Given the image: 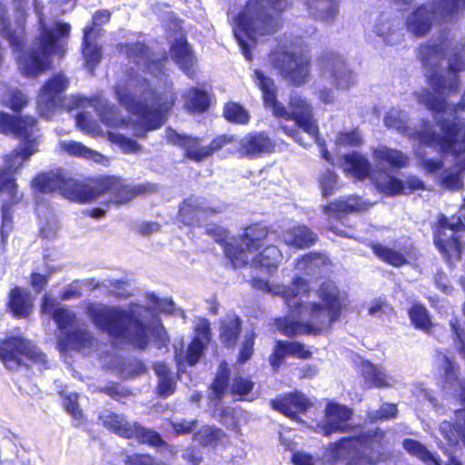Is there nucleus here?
I'll return each instance as SVG.
<instances>
[{"label":"nucleus","instance_id":"1","mask_svg":"<svg viewBox=\"0 0 465 465\" xmlns=\"http://www.w3.org/2000/svg\"><path fill=\"white\" fill-rule=\"evenodd\" d=\"M452 42L450 31L444 29L439 33V43L421 44L418 48L417 57L421 64L426 68L433 69L427 76V83L432 90L424 89L420 94L419 101L432 113L435 119L448 112L450 104L444 93L446 90L448 94L459 92L460 79L457 74L465 71V36L454 46L449 60L448 71L455 75L450 84L447 85L445 77L436 71L440 62L446 57Z\"/></svg>","mask_w":465,"mask_h":465},{"label":"nucleus","instance_id":"2","mask_svg":"<svg viewBox=\"0 0 465 465\" xmlns=\"http://www.w3.org/2000/svg\"><path fill=\"white\" fill-rule=\"evenodd\" d=\"M316 294L321 302H312L310 322L282 319L278 323L282 334L290 338L302 334L317 336L341 319L348 303L346 293L332 280L326 279L320 283Z\"/></svg>","mask_w":465,"mask_h":465},{"label":"nucleus","instance_id":"3","mask_svg":"<svg viewBox=\"0 0 465 465\" xmlns=\"http://www.w3.org/2000/svg\"><path fill=\"white\" fill-rule=\"evenodd\" d=\"M274 233L273 228L263 221L244 225L241 232L234 236L232 269L250 266L267 272H275L284 257L278 245L267 242Z\"/></svg>","mask_w":465,"mask_h":465},{"label":"nucleus","instance_id":"4","mask_svg":"<svg viewBox=\"0 0 465 465\" xmlns=\"http://www.w3.org/2000/svg\"><path fill=\"white\" fill-rule=\"evenodd\" d=\"M158 191L157 184L145 182L133 184L117 174H97L80 181L78 203H93L106 198V205H125L138 197H145Z\"/></svg>","mask_w":465,"mask_h":465},{"label":"nucleus","instance_id":"5","mask_svg":"<svg viewBox=\"0 0 465 465\" xmlns=\"http://www.w3.org/2000/svg\"><path fill=\"white\" fill-rule=\"evenodd\" d=\"M86 312L94 325L110 337H128L131 343L141 350L148 346L147 326L132 312L101 303H90Z\"/></svg>","mask_w":465,"mask_h":465},{"label":"nucleus","instance_id":"6","mask_svg":"<svg viewBox=\"0 0 465 465\" xmlns=\"http://www.w3.org/2000/svg\"><path fill=\"white\" fill-rule=\"evenodd\" d=\"M288 0H248L236 15L237 26L250 40L271 36L282 26V15Z\"/></svg>","mask_w":465,"mask_h":465},{"label":"nucleus","instance_id":"7","mask_svg":"<svg viewBox=\"0 0 465 465\" xmlns=\"http://www.w3.org/2000/svg\"><path fill=\"white\" fill-rule=\"evenodd\" d=\"M37 121L31 115H12L0 111V134L13 135L25 142L23 147L12 150L5 158V166L13 173H18L24 163L37 151L36 140L33 134Z\"/></svg>","mask_w":465,"mask_h":465},{"label":"nucleus","instance_id":"8","mask_svg":"<svg viewBox=\"0 0 465 465\" xmlns=\"http://www.w3.org/2000/svg\"><path fill=\"white\" fill-rule=\"evenodd\" d=\"M138 84L143 88V100L137 103L136 109L143 122V132L135 134V136L145 138L146 132L159 129L164 124L166 114L174 104V98L167 93L158 92L147 78L141 77Z\"/></svg>","mask_w":465,"mask_h":465},{"label":"nucleus","instance_id":"9","mask_svg":"<svg viewBox=\"0 0 465 465\" xmlns=\"http://www.w3.org/2000/svg\"><path fill=\"white\" fill-rule=\"evenodd\" d=\"M268 57L271 65L289 85L301 87L309 83L312 59L308 52L290 51L278 46L270 52Z\"/></svg>","mask_w":465,"mask_h":465},{"label":"nucleus","instance_id":"10","mask_svg":"<svg viewBox=\"0 0 465 465\" xmlns=\"http://www.w3.org/2000/svg\"><path fill=\"white\" fill-rule=\"evenodd\" d=\"M441 134H438L432 129L431 124L428 119H423L420 123V129L415 130L412 137L425 145L440 146L444 152H453L460 142L465 146V123L457 116L451 120L449 118L437 119Z\"/></svg>","mask_w":465,"mask_h":465},{"label":"nucleus","instance_id":"11","mask_svg":"<svg viewBox=\"0 0 465 465\" xmlns=\"http://www.w3.org/2000/svg\"><path fill=\"white\" fill-rule=\"evenodd\" d=\"M166 141L172 145L184 149V156L196 163H201L225 149L228 145L236 143L237 138L233 134H220L212 139L206 146L201 147V138L185 134H179L172 127L166 129Z\"/></svg>","mask_w":465,"mask_h":465},{"label":"nucleus","instance_id":"12","mask_svg":"<svg viewBox=\"0 0 465 465\" xmlns=\"http://www.w3.org/2000/svg\"><path fill=\"white\" fill-rule=\"evenodd\" d=\"M24 359L42 362L45 355L23 336L10 335L0 340V361L7 369L18 368L23 364Z\"/></svg>","mask_w":465,"mask_h":465},{"label":"nucleus","instance_id":"13","mask_svg":"<svg viewBox=\"0 0 465 465\" xmlns=\"http://www.w3.org/2000/svg\"><path fill=\"white\" fill-rule=\"evenodd\" d=\"M460 231H465V224L460 220L452 223L443 214L439 217L433 229L434 244L449 263L457 262L461 258L462 246L460 238L456 234Z\"/></svg>","mask_w":465,"mask_h":465},{"label":"nucleus","instance_id":"14","mask_svg":"<svg viewBox=\"0 0 465 465\" xmlns=\"http://www.w3.org/2000/svg\"><path fill=\"white\" fill-rule=\"evenodd\" d=\"M32 188L41 193L58 192L65 199L78 203L80 181L62 173H39L31 183Z\"/></svg>","mask_w":465,"mask_h":465},{"label":"nucleus","instance_id":"15","mask_svg":"<svg viewBox=\"0 0 465 465\" xmlns=\"http://www.w3.org/2000/svg\"><path fill=\"white\" fill-rule=\"evenodd\" d=\"M69 80L63 73L50 76L41 86L37 95V106L42 114L48 116L56 109L64 107V92Z\"/></svg>","mask_w":465,"mask_h":465},{"label":"nucleus","instance_id":"16","mask_svg":"<svg viewBox=\"0 0 465 465\" xmlns=\"http://www.w3.org/2000/svg\"><path fill=\"white\" fill-rule=\"evenodd\" d=\"M71 26L67 23L56 22L53 27L43 25L35 45L50 58L54 54L64 56L66 53L65 40L70 35Z\"/></svg>","mask_w":465,"mask_h":465},{"label":"nucleus","instance_id":"17","mask_svg":"<svg viewBox=\"0 0 465 465\" xmlns=\"http://www.w3.org/2000/svg\"><path fill=\"white\" fill-rule=\"evenodd\" d=\"M316 65L320 76L329 79L336 88L341 85L342 80H347L351 75L342 55L333 50H323L316 58Z\"/></svg>","mask_w":465,"mask_h":465},{"label":"nucleus","instance_id":"18","mask_svg":"<svg viewBox=\"0 0 465 465\" xmlns=\"http://www.w3.org/2000/svg\"><path fill=\"white\" fill-rule=\"evenodd\" d=\"M17 58L21 74L26 78L35 79L52 67L51 58L36 45L23 50Z\"/></svg>","mask_w":465,"mask_h":465},{"label":"nucleus","instance_id":"19","mask_svg":"<svg viewBox=\"0 0 465 465\" xmlns=\"http://www.w3.org/2000/svg\"><path fill=\"white\" fill-rule=\"evenodd\" d=\"M222 213L217 206H206L198 198L190 195L184 198L179 204L175 221L185 227H195L200 224V214L213 216Z\"/></svg>","mask_w":465,"mask_h":465},{"label":"nucleus","instance_id":"20","mask_svg":"<svg viewBox=\"0 0 465 465\" xmlns=\"http://www.w3.org/2000/svg\"><path fill=\"white\" fill-rule=\"evenodd\" d=\"M385 431L381 428L361 431L356 435L341 437L329 446V450L332 455L339 454L340 450H349L353 449L355 445L361 447L373 449L374 447H382L385 440Z\"/></svg>","mask_w":465,"mask_h":465},{"label":"nucleus","instance_id":"21","mask_svg":"<svg viewBox=\"0 0 465 465\" xmlns=\"http://www.w3.org/2000/svg\"><path fill=\"white\" fill-rule=\"evenodd\" d=\"M275 151L274 141L265 132L246 134L238 143L237 152L241 158L257 159Z\"/></svg>","mask_w":465,"mask_h":465},{"label":"nucleus","instance_id":"22","mask_svg":"<svg viewBox=\"0 0 465 465\" xmlns=\"http://www.w3.org/2000/svg\"><path fill=\"white\" fill-rule=\"evenodd\" d=\"M290 120L312 137H317L319 127L313 116L312 105L305 97L292 95L289 100Z\"/></svg>","mask_w":465,"mask_h":465},{"label":"nucleus","instance_id":"23","mask_svg":"<svg viewBox=\"0 0 465 465\" xmlns=\"http://www.w3.org/2000/svg\"><path fill=\"white\" fill-rule=\"evenodd\" d=\"M457 389L454 392L455 399L464 406L454 411V420H444L440 423L442 435L449 440H460L465 448V379L458 381L455 384Z\"/></svg>","mask_w":465,"mask_h":465},{"label":"nucleus","instance_id":"24","mask_svg":"<svg viewBox=\"0 0 465 465\" xmlns=\"http://www.w3.org/2000/svg\"><path fill=\"white\" fill-rule=\"evenodd\" d=\"M437 19L435 7L429 3L416 6L405 20L406 30L413 36H426L433 28Z\"/></svg>","mask_w":465,"mask_h":465},{"label":"nucleus","instance_id":"25","mask_svg":"<svg viewBox=\"0 0 465 465\" xmlns=\"http://www.w3.org/2000/svg\"><path fill=\"white\" fill-rule=\"evenodd\" d=\"M370 248L380 261L395 268L408 264L410 260L415 257L416 251L414 244L410 241L400 244L397 249L380 242H371Z\"/></svg>","mask_w":465,"mask_h":465},{"label":"nucleus","instance_id":"26","mask_svg":"<svg viewBox=\"0 0 465 465\" xmlns=\"http://www.w3.org/2000/svg\"><path fill=\"white\" fill-rule=\"evenodd\" d=\"M385 173L387 175L386 180H380L379 177H375L373 178V184L380 193L387 196L411 194L415 191L425 189L424 183L415 175H409L404 182L394 175Z\"/></svg>","mask_w":465,"mask_h":465},{"label":"nucleus","instance_id":"27","mask_svg":"<svg viewBox=\"0 0 465 465\" xmlns=\"http://www.w3.org/2000/svg\"><path fill=\"white\" fill-rule=\"evenodd\" d=\"M270 406L285 417L297 420L298 415L306 413L312 403L303 393L292 391L271 400Z\"/></svg>","mask_w":465,"mask_h":465},{"label":"nucleus","instance_id":"28","mask_svg":"<svg viewBox=\"0 0 465 465\" xmlns=\"http://www.w3.org/2000/svg\"><path fill=\"white\" fill-rule=\"evenodd\" d=\"M15 174L8 169H0V193H5L8 197L1 205L3 225L12 223V209L23 198V194L18 192Z\"/></svg>","mask_w":465,"mask_h":465},{"label":"nucleus","instance_id":"29","mask_svg":"<svg viewBox=\"0 0 465 465\" xmlns=\"http://www.w3.org/2000/svg\"><path fill=\"white\" fill-rule=\"evenodd\" d=\"M254 81L262 93L263 104L270 107L275 117L290 120V111L277 99V87L274 81L262 71L256 69L253 72Z\"/></svg>","mask_w":465,"mask_h":465},{"label":"nucleus","instance_id":"30","mask_svg":"<svg viewBox=\"0 0 465 465\" xmlns=\"http://www.w3.org/2000/svg\"><path fill=\"white\" fill-rule=\"evenodd\" d=\"M372 157L377 165L391 170H401L410 164V158L402 151L380 145L372 151Z\"/></svg>","mask_w":465,"mask_h":465},{"label":"nucleus","instance_id":"31","mask_svg":"<svg viewBox=\"0 0 465 465\" xmlns=\"http://www.w3.org/2000/svg\"><path fill=\"white\" fill-rule=\"evenodd\" d=\"M33 308L30 294L23 288L15 286L8 294L7 310L15 319H25Z\"/></svg>","mask_w":465,"mask_h":465},{"label":"nucleus","instance_id":"32","mask_svg":"<svg viewBox=\"0 0 465 465\" xmlns=\"http://www.w3.org/2000/svg\"><path fill=\"white\" fill-rule=\"evenodd\" d=\"M242 331V319L232 314L220 321L219 339L226 349H234Z\"/></svg>","mask_w":465,"mask_h":465},{"label":"nucleus","instance_id":"33","mask_svg":"<svg viewBox=\"0 0 465 465\" xmlns=\"http://www.w3.org/2000/svg\"><path fill=\"white\" fill-rule=\"evenodd\" d=\"M0 25L2 36L9 42L15 50L25 46V27L23 25L17 28L13 27L7 7L2 2H0Z\"/></svg>","mask_w":465,"mask_h":465},{"label":"nucleus","instance_id":"34","mask_svg":"<svg viewBox=\"0 0 465 465\" xmlns=\"http://www.w3.org/2000/svg\"><path fill=\"white\" fill-rule=\"evenodd\" d=\"M310 286L306 279L302 276H295L288 286H284L281 295L285 300L289 308L292 311L299 312L303 302L300 296L302 294H309Z\"/></svg>","mask_w":465,"mask_h":465},{"label":"nucleus","instance_id":"35","mask_svg":"<svg viewBox=\"0 0 465 465\" xmlns=\"http://www.w3.org/2000/svg\"><path fill=\"white\" fill-rule=\"evenodd\" d=\"M286 235V244L299 250L311 248L318 241L317 234L304 224H297L287 229Z\"/></svg>","mask_w":465,"mask_h":465},{"label":"nucleus","instance_id":"36","mask_svg":"<svg viewBox=\"0 0 465 465\" xmlns=\"http://www.w3.org/2000/svg\"><path fill=\"white\" fill-rule=\"evenodd\" d=\"M94 338L91 331L83 328H76L67 331L59 341L62 350L81 351L91 348Z\"/></svg>","mask_w":465,"mask_h":465},{"label":"nucleus","instance_id":"37","mask_svg":"<svg viewBox=\"0 0 465 465\" xmlns=\"http://www.w3.org/2000/svg\"><path fill=\"white\" fill-rule=\"evenodd\" d=\"M94 32V26H86L84 28V35L82 41L81 51L86 67L94 70L101 62L103 56L102 45L92 41V34Z\"/></svg>","mask_w":465,"mask_h":465},{"label":"nucleus","instance_id":"38","mask_svg":"<svg viewBox=\"0 0 465 465\" xmlns=\"http://www.w3.org/2000/svg\"><path fill=\"white\" fill-rule=\"evenodd\" d=\"M310 15L316 20L333 21L338 15L337 0H302Z\"/></svg>","mask_w":465,"mask_h":465},{"label":"nucleus","instance_id":"39","mask_svg":"<svg viewBox=\"0 0 465 465\" xmlns=\"http://www.w3.org/2000/svg\"><path fill=\"white\" fill-rule=\"evenodd\" d=\"M342 158L345 164L344 171L355 178L363 180L370 175L371 164L363 155L352 152L345 153Z\"/></svg>","mask_w":465,"mask_h":465},{"label":"nucleus","instance_id":"40","mask_svg":"<svg viewBox=\"0 0 465 465\" xmlns=\"http://www.w3.org/2000/svg\"><path fill=\"white\" fill-rule=\"evenodd\" d=\"M132 439H135L140 444L153 448L170 447L159 432L153 429L143 427L137 421H134V425H133Z\"/></svg>","mask_w":465,"mask_h":465},{"label":"nucleus","instance_id":"41","mask_svg":"<svg viewBox=\"0 0 465 465\" xmlns=\"http://www.w3.org/2000/svg\"><path fill=\"white\" fill-rule=\"evenodd\" d=\"M361 374L368 388H385L390 383L381 367L368 361L361 363Z\"/></svg>","mask_w":465,"mask_h":465},{"label":"nucleus","instance_id":"42","mask_svg":"<svg viewBox=\"0 0 465 465\" xmlns=\"http://www.w3.org/2000/svg\"><path fill=\"white\" fill-rule=\"evenodd\" d=\"M206 347V344L199 337H193L186 348L185 353L175 354L177 365L195 366L203 356Z\"/></svg>","mask_w":465,"mask_h":465},{"label":"nucleus","instance_id":"43","mask_svg":"<svg viewBox=\"0 0 465 465\" xmlns=\"http://www.w3.org/2000/svg\"><path fill=\"white\" fill-rule=\"evenodd\" d=\"M205 233L212 236L213 240L223 248V256L233 267L234 256V236L228 240V230L221 226H213L205 230Z\"/></svg>","mask_w":465,"mask_h":465},{"label":"nucleus","instance_id":"44","mask_svg":"<svg viewBox=\"0 0 465 465\" xmlns=\"http://www.w3.org/2000/svg\"><path fill=\"white\" fill-rule=\"evenodd\" d=\"M103 425L114 434L127 440L132 439L134 422H129L122 415L109 412L102 417Z\"/></svg>","mask_w":465,"mask_h":465},{"label":"nucleus","instance_id":"45","mask_svg":"<svg viewBox=\"0 0 465 465\" xmlns=\"http://www.w3.org/2000/svg\"><path fill=\"white\" fill-rule=\"evenodd\" d=\"M411 323L416 330L430 333L433 328L430 312L426 306L420 302H413L408 309Z\"/></svg>","mask_w":465,"mask_h":465},{"label":"nucleus","instance_id":"46","mask_svg":"<svg viewBox=\"0 0 465 465\" xmlns=\"http://www.w3.org/2000/svg\"><path fill=\"white\" fill-rule=\"evenodd\" d=\"M153 371L159 378L157 393L164 398L172 395L175 391V381L170 367L165 362L159 361L153 364Z\"/></svg>","mask_w":465,"mask_h":465},{"label":"nucleus","instance_id":"47","mask_svg":"<svg viewBox=\"0 0 465 465\" xmlns=\"http://www.w3.org/2000/svg\"><path fill=\"white\" fill-rule=\"evenodd\" d=\"M230 376L231 371L227 362L225 361H221L215 376L209 385V390L212 391L214 400L220 401L223 399L229 386Z\"/></svg>","mask_w":465,"mask_h":465},{"label":"nucleus","instance_id":"48","mask_svg":"<svg viewBox=\"0 0 465 465\" xmlns=\"http://www.w3.org/2000/svg\"><path fill=\"white\" fill-rule=\"evenodd\" d=\"M117 49L119 52L124 53L128 60L136 64H139L141 62H149L151 49L144 43L139 41L123 43L118 45Z\"/></svg>","mask_w":465,"mask_h":465},{"label":"nucleus","instance_id":"49","mask_svg":"<svg viewBox=\"0 0 465 465\" xmlns=\"http://www.w3.org/2000/svg\"><path fill=\"white\" fill-rule=\"evenodd\" d=\"M170 50L173 59L182 69H190L192 66L193 53L184 36L175 39Z\"/></svg>","mask_w":465,"mask_h":465},{"label":"nucleus","instance_id":"50","mask_svg":"<svg viewBox=\"0 0 465 465\" xmlns=\"http://www.w3.org/2000/svg\"><path fill=\"white\" fill-rule=\"evenodd\" d=\"M402 447L410 455L416 457L425 463L441 465L440 460L435 457L424 444L417 440L406 438L402 441Z\"/></svg>","mask_w":465,"mask_h":465},{"label":"nucleus","instance_id":"51","mask_svg":"<svg viewBox=\"0 0 465 465\" xmlns=\"http://www.w3.org/2000/svg\"><path fill=\"white\" fill-rule=\"evenodd\" d=\"M225 438L228 436L222 429L212 425H204L194 433V440L203 447H215Z\"/></svg>","mask_w":465,"mask_h":465},{"label":"nucleus","instance_id":"52","mask_svg":"<svg viewBox=\"0 0 465 465\" xmlns=\"http://www.w3.org/2000/svg\"><path fill=\"white\" fill-rule=\"evenodd\" d=\"M210 106L208 94L200 88L193 87L189 89L185 100V108L195 114H202L207 111Z\"/></svg>","mask_w":465,"mask_h":465},{"label":"nucleus","instance_id":"53","mask_svg":"<svg viewBox=\"0 0 465 465\" xmlns=\"http://www.w3.org/2000/svg\"><path fill=\"white\" fill-rule=\"evenodd\" d=\"M223 118L231 124H247L250 122L251 115L247 109L237 102L229 101L223 108Z\"/></svg>","mask_w":465,"mask_h":465},{"label":"nucleus","instance_id":"54","mask_svg":"<svg viewBox=\"0 0 465 465\" xmlns=\"http://www.w3.org/2000/svg\"><path fill=\"white\" fill-rule=\"evenodd\" d=\"M438 359L441 361V369L443 371V380L444 382L449 384L450 387L454 386L458 381L461 379L459 378V366L454 362V361L445 355L442 352H438Z\"/></svg>","mask_w":465,"mask_h":465},{"label":"nucleus","instance_id":"55","mask_svg":"<svg viewBox=\"0 0 465 465\" xmlns=\"http://www.w3.org/2000/svg\"><path fill=\"white\" fill-rule=\"evenodd\" d=\"M442 15L450 20H457L465 12V0H438Z\"/></svg>","mask_w":465,"mask_h":465},{"label":"nucleus","instance_id":"56","mask_svg":"<svg viewBox=\"0 0 465 465\" xmlns=\"http://www.w3.org/2000/svg\"><path fill=\"white\" fill-rule=\"evenodd\" d=\"M352 410L346 405L337 402H329L325 410L326 419L337 420L341 424H345L351 419Z\"/></svg>","mask_w":465,"mask_h":465},{"label":"nucleus","instance_id":"57","mask_svg":"<svg viewBox=\"0 0 465 465\" xmlns=\"http://www.w3.org/2000/svg\"><path fill=\"white\" fill-rule=\"evenodd\" d=\"M62 147L69 155L75 157L96 161L98 157L102 156L99 153L86 147L82 143L75 141L64 143Z\"/></svg>","mask_w":465,"mask_h":465},{"label":"nucleus","instance_id":"58","mask_svg":"<svg viewBox=\"0 0 465 465\" xmlns=\"http://www.w3.org/2000/svg\"><path fill=\"white\" fill-rule=\"evenodd\" d=\"M255 339L256 333L253 331H251L244 335L237 355L238 363L243 364L252 357L254 353Z\"/></svg>","mask_w":465,"mask_h":465},{"label":"nucleus","instance_id":"59","mask_svg":"<svg viewBox=\"0 0 465 465\" xmlns=\"http://www.w3.org/2000/svg\"><path fill=\"white\" fill-rule=\"evenodd\" d=\"M287 356H290L288 341H278L269 356V362L274 370H277L282 366Z\"/></svg>","mask_w":465,"mask_h":465},{"label":"nucleus","instance_id":"60","mask_svg":"<svg viewBox=\"0 0 465 465\" xmlns=\"http://www.w3.org/2000/svg\"><path fill=\"white\" fill-rule=\"evenodd\" d=\"M147 371L144 363L138 359H131L124 361L121 365V371L127 379L138 377Z\"/></svg>","mask_w":465,"mask_h":465},{"label":"nucleus","instance_id":"61","mask_svg":"<svg viewBox=\"0 0 465 465\" xmlns=\"http://www.w3.org/2000/svg\"><path fill=\"white\" fill-rule=\"evenodd\" d=\"M52 316L60 330L71 327L76 320L75 313L64 307L54 309Z\"/></svg>","mask_w":465,"mask_h":465},{"label":"nucleus","instance_id":"62","mask_svg":"<svg viewBox=\"0 0 465 465\" xmlns=\"http://www.w3.org/2000/svg\"><path fill=\"white\" fill-rule=\"evenodd\" d=\"M319 183L323 197L330 196L337 183V174L333 170L326 169L320 174Z\"/></svg>","mask_w":465,"mask_h":465},{"label":"nucleus","instance_id":"63","mask_svg":"<svg viewBox=\"0 0 465 465\" xmlns=\"http://www.w3.org/2000/svg\"><path fill=\"white\" fill-rule=\"evenodd\" d=\"M360 207L357 204L351 203L349 202L340 201L333 203L330 207L331 215L337 220H341L351 213L360 211Z\"/></svg>","mask_w":465,"mask_h":465},{"label":"nucleus","instance_id":"64","mask_svg":"<svg viewBox=\"0 0 465 465\" xmlns=\"http://www.w3.org/2000/svg\"><path fill=\"white\" fill-rule=\"evenodd\" d=\"M254 387L253 381L249 378L236 376L232 380L231 386V394L241 397L248 395Z\"/></svg>","mask_w":465,"mask_h":465}]
</instances>
